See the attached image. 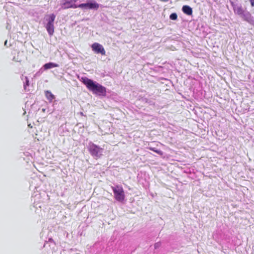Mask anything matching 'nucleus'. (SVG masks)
I'll return each instance as SVG.
<instances>
[{"mask_svg": "<svg viewBox=\"0 0 254 254\" xmlns=\"http://www.w3.org/2000/svg\"><path fill=\"white\" fill-rule=\"evenodd\" d=\"M178 16L176 13H173L170 15V18L172 20H176Z\"/></svg>", "mask_w": 254, "mask_h": 254, "instance_id": "13", "label": "nucleus"}, {"mask_svg": "<svg viewBox=\"0 0 254 254\" xmlns=\"http://www.w3.org/2000/svg\"><path fill=\"white\" fill-rule=\"evenodd\" d=\"M59 66V64L53 63H49L44 65V68L47 70L54 67H57Z\"/></svg>", "mask_w": 254, "mask_h": 254, "instance_id": "9", "label": "nucleus"}, {"mask_svg": "<svg viewBox=\"0 0 254 254\" xmlns=\"http://www.w3.org/2000/svg\"><path fill=\"white\" fill-rule=\"evenodd\" d=\"M183 11L188 15H191L192 14V8L188 5H184L182 8Z\"/></svg>", "mask_w": 254, "mask_h": 254, "instance_id": "8", "label": "nucleus"}, {"mask_svg": "<svg viewBox=\"0 0 254 254\" xmlns=\"http://www.w3.org/2000/svg\"><path fill=\"white\" fill-rule=\"evenodd\" d=\"M29 85V80L27 77H25V84H24V88H26V86Z\"/></svg>", "mask_w": 254, "mask_h": 254, "instance_id": "14", "label": "nucleus"}, {"mask_svg": "<svg viewBox=\"0 0 254 254\" xmlns=\"http://www.w3.org/2000/svg\"><path fill=\"white\" fill-rule=\"evenodd\" d=\"M114 194L115 198L119 201H123L125 199V193L123 187L121 186L117 185L115 187H112Z\"/></svg>", "mask_w": 254, "mask_h": 254, "instance_id": "3", "label": "nucleus"}, {"mask_svg": "<svg viewBox=\"0 0 254 254\" xmlns=\"http://www.w3.org/2000/svg\"><path fill=\"white\" fill-rule=\"evenodd\" d=\"M149 149L156 152V153L160 155H162L163 154V152L162 151L156 149L155 148L149 147Z\"/></svg>", "mask_w": 254, "mask_h": 254, "instance_id": "12", "label": "nucleus"}, {"mask_svg": "<svg viewBox=\"0 0 254 254\" xmlns=\"http://www.w3.org/2000/svg\"><path fill=\"white\" fill-rule=\"evenodd\" d=\"M64 2L62 4V7L63 9H68V8H76L79 7L78 6V5L75 4L74 3L72 2L69 1V0H64Z\"/></svg>", "mask_w": 254, "mask_h": 254, "instance_id": "5", "label": "nucleus"}, {"mask_svg": "<svg viewBox=\"0 0 254 254\" xmlns=\"http://www.w3.org/2000/svg\"><path fill=\"white\" fill-rule=\"evenodd\" d=\"M92 49L97 54H101L105 55L106 51L104 47L98 43H94L91 46Z\"/></svg>", "mask_w": 254, "mask_h": 254, "instance_id": "4", "label": "nucleus"}, {"mask_svg": "<svg viewBox=\"0 0 254 254\" xmlns=\"http://www.w3.org/2000/svg\"><path fill=\"white\" fill-rule=\"evenodd\" d=\"M250 1L251 2V5L252 6H254V0H250Z\"/></svg>", "mask_w": 254, "mask_h": 254, "instance_id": "15", "label": "nucleus"}, {"mask_svg": "<svg viewBox=\"0 0 254 254\" xmlns=\"http://www.w3.org/2000/svg\"><path fill=\"white\" fill-rule=\"evenodd\" d=\"M45 96L49 102H51L55 99V96L50 91H45Z\"/></svg>", "mask_w": 254, "mask_h": 254, "instance_id": "10", "label": "nucleus"}, {"mask_svg": "<svg viewBox=\"0 0 254 254\" xmlns=\"http://www.w3.org/2000/svg\"><path fill=\"white\" fill-rule=\"evenodd\" d=\"M78 0H69V1H71L73 3H75Z\"/></svg>", "mask_w": 254, "mask_h": 254, "instance_id": "16", "label": "nucleus"}, {"mask_svg": "<svg viewBox=\"0 0 254 254\" xmlns=\"http://www.w3.org/2000/svg\"><path fill=\"white\" fill-rule=\"evenodd\" d=\"M49 18L48 20V23H50V24H54L56 15L54 14H51L49 15Z\"/></svg>", "mask_w": 254, "mask_h": 254, "instance_id": "11", "label": "nucleus"}, {"mask_svg": "<svg viewBox=\"0 0 254 254\" xmlns=\"http://www.w3.org/2000/svg\"><path fill=\"white\" fill-rule=\"evenodd\" d=\"M103 150V148L93 143H90L89 145L88 151L89 153L96 159L102 156Z\"/></svg>", "mask_w": 254, "mask_h": 254, "instance_id": "2", "label": "nucleus"}, {"mask_svg": "<svg viewBox=\"0 0 254 254\" xmlns=\"http://www.w3.org/2000/svg\"><path fill=\"white\" fill-rule=\"evenodd\" d=\"M46 28L47 30L48 34L52 36L54 33V24L47 23L46 26Z\"/></svg>", "mask_w": 254, "mask_h": 254, "instance_id": "7", "label": "nucleus"}, {"mask_svg": "<svg viewBox=\"0 0 254 254\" xmlns=\"http://www.w3.org/2000/svg\"><path fill=\"white\" fill-rule=\"evenodd\" d=\"M79 8H83L87 7L90 9H97L99 8V4L96 2H91V3H81L78 5Z\"/></svg>", "mask_w": 254, "mask_h": 254, "instance_id": "6", "label": "nucleus"}, {"mask_svg": "<svg viewBox=\"0 0 254 254\" xmlns=\"http://www.w3.org/2000/svg\"><path fill=\"white\" fill-rule=\"evenodd\" d=\"M81 82L86 85L87 88L93 93L100 96H105L106 94V89L105 87L94 82L92 80L84 77H82Z\"/></svg>", "mask_w": 254, "mask_h": 254, "instance_id": "1", "label": "nucleus"}]
</instances>
